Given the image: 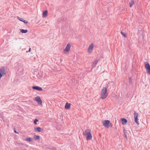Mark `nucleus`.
<instances>
[{
    "label": "nucleus",
    "instance_id": "nucleus-17",
    "mask_svg": "<svg viewBox=\"0 0 150 150\" xmlns=\"http://www.w3.org/2000/svg\"><path fill=\"white\" fill-rule=\"evenodd\" d=\"M134 0H131L129 2V6L131 7H132L133 5L134 4Z\"/></svg>",
    "mask_w": 150,
    "mask_h": 150
},
{
    "label": "nucleus",
    "instance_id": "nucleus-25",
    "mask_svg": "<svg viewBox=\"0 0 150 150\" xmlns=\"http://www.w3.org/2000/svg\"><path fill=\"white\" fill-rule=\"evenodd\" d=\"M31 51V48H30L29 49L28 51H26L27 52H30Z\"/></svg>",
    "mask_w": 150,
    "mask_h": 150
},
{
    "label": "nucleus",
    "instance_id": "nucleus-14",
    "mask_svg": "<svg viewBox=\"0 0 150 150\" xmlns=\"http://www.w3.org/2000/svg\"><path fill=\"white\" fill-rule=\"evenodd\" d=\"M17 18H18V19L20 21L24 22L25 23H28V22L27 21L24 20L22 18H20L19 17H17Z\"/></svg>",
    "mask_w": 150,
    "mask_h": 150
},
{
    "label": "nucleus",
    "instance_id": "nucleus-10",
    "mask_svg": "<svg viewBox=\"0 0 150 150\" xmlns=\"http://www.w3.org/2000/svg\"><path fill=\"white\" fill-rule=\"evenodd\" d=\"M93 45L92 43L90 45L88 48V52H91L93 50Z\"/></svg>",
    "mask_w": 150,
    "mask_h": 150
},
{
    "label": "nucleus",
    "instance_id": "nucleus-6",
    "mask_svg": "<svg viewBox=\"0 0 150 150\" xmlns=\"http://www.w3.org/2000/svg\"><path fill=\"white\" fill-rule=\"evenodd\" d=\"M6 71L4 67H2L0 69V79L3 76L5 75Z\"/></svg>",
    "mask_w": 150,
    "mask_h": 150
},
{
    "label": "nucleus",
    "instance_id": "nucleus-19",
    "mask_svg": "<svg viewBox=\"0 0 150 150\" xmlns=\"http://www.w3.org/2000/svg\"><path fill=\"white\" fill-rule=\"evenodd\" d=\"M123 131H124V134H125V137L127 139V134L126 133H127V132L128 131L127 130H125V129H124L123 130Z\"/></svg>",
    "mask_w": 150,
    "mask_h": 150
},
{
    "label": "nucleus",
    "instance_id": "nucleus-18",
    "mask_svg": "<svg viewBox=\"0 0 150 150\" xmlns=\"http://www.w3.org/2000/svg\"><path fill=\"white\" fill-rule=\"evenodd\" d=\"M20 31L22 33H27L28 30H27L20 29Z\"/></svg>",
    "mask_w": 150,
    "mask_h": 150
},
{
    "label": "nucleus",
    "instance_id": "nucleus-16",
    "mask_svg": "<svg viewBox=\"0 0 150 150\" xmlns=\"http://www.w3.org/2000/svg\"><path fill=\"white\" fill-rule=\"evenodd\" d=\"M48 11L47 10H45L42 13V16L43 17H46L47 15Z\"/></svg>",
    "mask_w": 150,
    "mask_h": 150
},
{
    "label": "nucleus",
    "instance_id": "nucleus-26",
    "mask_svg": "<svg viewBox=\"0 0 150 150\" xmlns=\"http://www.w3.org/2000/svg\"><path fill=\"white\" fill-rule=\"evenodd\" d=\"M14 132L16 133H18V132H17L15 129L14 130Z\"/></svg>",
    "mask_w": 150,
    "mask_h": 150
},
{
    "label": "nucleus",
    "instance_id": "nucleus-1",
    "mask_svg": "<svg viewBox=\"0 0 150 150\" xmlns=\"http://www.w3.org/2000/svg\"><path fill=\"white\" fill-rule=\"evenodd\" d=\"M108 86L103 87L101 90L100 94V98L102 99H104L105 98L108 96V94L107 93V88Z\"/></svg>",
    "mask_w": 150,
    "mask_h": 150
},
{
    "label": "nucleus",
    "instance_id": "nucleus-11",
    "mask_svg": "<svg viewBox=\"0 0 150 150\" xmlns=\"http://www.w3.org/2000/svg\"><path fill=\"white\" fill-rule=\"evenodd\" d=\"M99 60L98 59H96L95 60L92 64V68H94L96 67V65L97 64L98 62H99Z\"/></svg>",
    "mask_w": 150,
    "mask_h": 150
},
{
    "label": "nucleus",
    "instance_id": "nucleus-4",
    "mask_svg": "<svg viewBox=\"0 0 150 150\" xmlns=\"http://www.w3.org/2000/svg\"><path fill=\"white\" fill-rule=\"evenodd\" d=\"M145 67L146 70L147 71V72L149 74H150V65L148 62H144Z\"/></svg>",
    "mask_w": 150,
    "mask_h": 150
},
{
    "label": "nucleus",
    "instance_id": "nucleus-8",
    "mask_svg": "<svg viewBox=\"0 0 150 150\" xmlns=\"http://www.w3.org/2000/svg\"><path fill=\"white\" fill-rule=\"evenodd\" d=\"M35 100L38 103V104H42V101L40 96H37L35 97Z\"/></svg>",
    "mask_w": 150,
    "mask_h": 150
},
{
    "label": "nucleus",
    "instance_id": "nucleus-21",
    "mask_svg": "<svg viewBox=\"0 0 150 150\" xmlns=\"http://www.w3.org/2000/svg\"><path fill=\"white\" fill-rule=\"evenodd\" d=\"M121 35L124 36V37H127V35L126 33H125L123 32L122 31H121Z\"/></svg>",
    "mask_w": 150,
    "mask_h": 150
},
{
    "label": "nucleus",
    "instance_id": "nucleus-7",
    "mask_svg": "<svg viewBox=\"0 0 150 150\" xmlns=\"http://www.w3.org/2000/svg\"><path fill=\"white\" fill-rule=\"evenodd\" d=\"M138 114L135 111L134 112V118L135 122L137 125L139 124V123L138 121Z\"/></svg>",
    "mask_w": 150,
    "mask_h": 150
},
{
    "label": "nucleus",
    "instance_id": "nucleus-5",
    "mask_svg": "<svg viewBox=\"0 0 150 150\" xmlns=\"http://www.w3.org/2000/svg\"><path fill=\"white\" fill-rule=\"evenodd\" d=\"M71 47V45L69 43L68 44L64 50V53L66 54L67 53H68L70 51Z\"/></svg>",
    "mask_w": 150,
    "mask_h": 150
},
{
    "label": "nucleus",
    "instance_id": "nucleus-15",
    "mask_svg": "<svg viewBox=\"0 0 150 150\" xmlns=\"http://www.w3.org/2000/svg\"><path fill=\"white\" fill-rule=\"evenodd\" d=\"M123 125H124L127 123V121L126 119L125 118H122L121 119Z\"/></svg>",
    "mask_w": 150,
    "mask_h": 150
},
{
    "label": "nucleus",
    "instance_id": "nucleus-22",
    "mask_svg": "<svg viewBox=\"0 0 150 150\" xmlns=\"http://www.w3.org/2000/svg\"><path fill=\"white\" fill-rule=\"evenodd\" d=\"M26 140H27L28 142H31L32 141L33 139L31 138H28L26 139H25Z\"/></svg>",
    "mask_w": 150,
    "mask_h": 150
},
{
    "label": "nucleus",
    "instance_id": "nucleus-9",
    "mask_svg": "<svg viewBox=\"0 0 150 150\" xmlns=\"http://www.w3.org/2000/svg\"><path fill=\"white\" fill-rule=\"evenodd\" d=\"M32 88L34 90H36L40 91H42L43 90V89L41 87L38 86H33L32 87Z\"/></svg>",
    "mask_w": 150,
    "mask_h": 150
},
{
    "label": "nucleus",
    "instance_id": "nucleus-3",
    "mask_svg": "<svg viewBox=\"0 0 150 150\" xmlns=\"http://www.w3.org/2000/svg\"><path fill=\"white\" fill-rule=\"evenodd\" d=\"M102 123L105 127L108 129L112 127V125L110 121L108 120H106L102 122Z\"/></svg>",
    "mask_w": 150,
    "mask_h": 150
},
{
    "label": "nucleus",
    "instance_id": "nucleus-13",
    "mask_svg": "<svg viewBox=\"0 0 150 150\" xmlns=\"http://www.w3.org/2000/svg\"><path fill=\"white\" fill-rule=\"evenodd\" d=\"M71 105V104L67 102L65 105V108L66 109H68L70 108Z\"/></svg>",
    "mask_w": 150,
    "mask_h": 150
},
{
    "label": "nucleus",
    "instance_id": "nucleus-12",
    "mask_svg": "<svg viewBox=\"0 0 150 150\" xmlns=\"http://www.w3.org/2000/svg\"><path fill=\"white\" fill-rule=\"evenodd\" d=\"M34 131L36 132H41L42 131V129L40 127H38L34 128Z\"/></svg>",
    "mask_w": 150,
    "mask_h": 150
},
{
    "label": "nucleus",
    "instance_id": "nucleus-2",
    "mask_svg": "<svg viewBox=\"0 0 150 150\" xmlns=\"http://www.w3.org/2000/svg\"><path fill=\"white\" fill-rule=\"evenodd\" d=\"M91 130L90 129L86 130L83 133V134L86 136V139L87 140H90L91 139L92 136L91 133Z\"/></svg>",
    "mask_w": 150,
    "mask_h": 150
},
{
    "label": "nucleus",
    "instance_id": "nucleus-20",
    "mask_svg": "<svg viewBox=\"0 0 150 150\" xmlns=\"http://www.w3.org/2000/svg\"><path fill=\"white\" fill-rule=\"evenodd\" d=\"M40 137L39 136L35 135L34 136V139L35 140H38L40 139Z\"/></svg>",
    "mask_w": 150,
    "mask_h": 150
},
{
    "label": "nucleus",
    "instance_id": "nucleus-24",
    "mask_svg": "<svg viewBox=\"0 0 150 150\" xmlns=\"http://www.w3.org/2000/svg\"><path fill=\"white\" fill-rule=\"evenodd\" d=\"M129 83L130 84H132V82L131 78H129Z\"/></svg>",
    "mask_w": 150,
    "mask_h": 150
},
{
    "label": "nucleus",
    "instance_id": "nucleus-23",
    "mask_svg": "<svg viewBox=\"0 0 150 150\" xmlns=\"http://www.w3.org/2000/svg\"><path fill=\"white\" fill-rule=\"evenodd\" d=\"M38 121L39 120L38 119L36 118L34 120L33 122V123L35 125H37V122H38Z\"/></svg>",
    "mask_w": 150,
    "mask_h": 150
}]
</instances>
